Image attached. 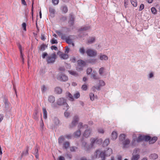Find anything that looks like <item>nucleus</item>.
Instances as JSON below:
<instances>
[{"label": "nucleus", "instance_id": "2eb2a0df", "mask_svg": "<svg viewBox=\"0 0 160 160\" xmlns=\"http://www.w3.org/2000/svg\"><path fill=\"white\" fill-rule=\"evenodd\" d=\"M88 126L87 125L85 124L83 125L82 123V122L79 123L78 125V129L80 130L82 128H88Z\"/></svg>", "mask_w": 160, "mask_h": 160}, {"label": "nucleus", "instance_id": "69168bd1", "mask_svg": "<svg viewBox=\"0 0 160 160\" xmlns=\"http://www.w3.org/2000/svg\"><path fill=\"white\" fill-rule=\"evenodd\" d=\"M41 89L42 92H44L46 91L47 88L44 85H43L42 86V88Z\"/></svg>", "mask_w": 160, "mask_h": 160}, {"label": "nucleus", "instance_id": "09e8293b", "mask_svg": "<svg viewBox=\"0 0 160 160\" xmlns=\"http://www.w3.org/2000/svg\"><path fill=\"white\" fill-rule=\"evenodd\" d=\"M38 146L37 145H36L34 151L33 153V154L38 153Z\"/></svg>", "mask_w": 160, "mask_h": 160}, {"label": "nucleus", "instance_id": "4c0bfd02", "mask_svg": "<svg viewBox=\"0 0 160 160\" xmlns=\"http://www.w3.org/2000/svg\"><path fill=\"white\" fill-rule=\"evenodd\" d=\"M125 138V136L124 134H121L119 137V140L121 141H123L124 140Z\"/></svg>", "mask_w": 160, "mask_h": 160}, {"label": "nucleus", "instance_id": "4468645a", "mask_svg": "<svg viewBox=\"0 0 160 160\" xmlns=\"http://www.w3.org/2000/svg\"><path fill=\"white\" fill-rule=\"evenodd\" d=\"M4 103L5 105V110H8L10 108V103L9 102L8 100L7 99H5L4 101Z\"/></svg>", "mask_w": 160, "mask_h": 160}, {"label": "nucleus", "instance_id": "ddd939ff", "mask_svg": "<svg viewBox=\"0 0 160 160\" xmlns=\"http://www.w3.org/2000/svg\"><path fill=\"white\" fill-rule=\"evenodd\" d=\"M49 11L50 13V16L52 17H53L55 16V10L53 8L50 7L49 8Z\"/></svg>", "mask_w": 160, "mask_h": 160}, {"label": "nucleus", "instance_id": "680f3d73", "mask_svg": "<svg viewBox=\"0 0 160 160\" xmlns=\"http://www.w3.org/2000/svg\"><path fill=\"white\" fill-rule=\"evenodd\" d=\"M98 132L100 133H104V131L102 128H99L98 129Z\"/></svg>", "mask_w": 160, "mask_h": 160}, {"label": "nucleus", "instance_id": "7c9ffc66", "mask_svg": "<svg viewBox=\"0 0 160 160\" xmlns=\"http://www.w3.org/2000/svg\"><path fill=\"white\" fill-rule=\"evenodd\" d=\"M106 155V153L104 152H101L100 154V157L102 158V160H105V156Z\"/></svg>", "mask_w": 160, "mask_h": 160}, {"label": "nucleus", "instance_id": "f704fd0d", "mask_svg": "<svg viewBox=\"0 0 160 160\" xmlns=\"http://www.w3.org/2000/svg\"><path fill=\"white\" fill-rule=\"evenodd\" d=\"M79 51L82 55H84L85 52V50L83 47H82L79 48Z\"/></svg>", "mask_w": 160, "mask_h": 160}, {"label": "nucleus", "instance_id": "de8ad7c7", "mask_svg": "<svg viewBox=\"0 0 160 160\" xmlns=\"http://www.w3.org/2000/svg\"><path fill=\"white\" fill-rule=\"evenodd\" d=\"M70 18L69 21H74L75 18L73 15L72 13H70Z\"/></svg>", "mask_w": 160, "mask_h": 160}, {"label": "nucleus", "instance_id": "58836bf2", "mask_svg": "<svg viewBox=\"0 0 160 160\" xmlns=\"http://www.w3.org/2000/svg\"><path fill=\"white\" fill-rule=\"evenodd\" d=\"M38 112L37 110L36 109L35 111L34 114H33V118L35 120H37L38 119V117L37 114Z\"/></svg>", "mask_w": 160, "mask_h": 160}, {"label": "nucleus", "instance_id": "bb28decb", "mask_svg": "<svg viewBox=\"0 0 160 160\" xmlns=\"http://www.w3.org/2000/svg\"><path fill=\"white\" fill-rule=\"evenodd\" d=\"M158 155L156 153H153L151 154L149 156L150 159H156L158 158Z\"/></svg>", "mask_w": 160, "mask_h": 160}, {"label": "nucleus", "instance_id": "aec40b11", "mask_svg": "<svg viewBox=\"0 0 160 160\" xmlns=\"http://www.w3.org/2000/svg\"><path fill=\"white\" fill-rule=\"evenodd\" d=\"M91 28L90 26H86L83 27H82L79 29V31H86L89 29Z\"/></svg>", "mask_w": 160, "mask_h": 160}, {"label": "nucleus", "instance_id": "6ab92c4d", "mask_svg": "<svg viewBox=\"0 0 160 160\" xmlns=\"http://www.w3.org/2000/svg\"><path fill=\"white\" fill-rule=\"evenodd\" d=\"M140 158V155L138 154L133 155L131 158V160H138Z\"/></svg>", "mask_w": 160, "mask_h": 160}, {"label": "nucleus", "instance_id": "f257e3e1", "mask_svg": "<svg viewBox=\"0 0 160 160\" xmlns=\"http://www.w3.org/2000/svg\"><path fill=\"white\" fill-rule=\"evenodd\" d=\"M150 139L149 136L139 134L137 138H135L133 137L131 144L132 146H136L138 145V143L143 141H148Z\"/></svg>", "mask_w": 160, "mask_h": 160}, {"label": "nucleus", "instance_id": "9b49d317", "mask_svg": "<svg viewBox=\"0 0 160 160\" xmlns=\"http://www.w3.org/2000/svg\"><path fill=\"white\" fill-rule=\"evenodd\" d=\"M66 96L69 101H74V98L73 96L69 92H66Z\"/></svg>", "mask_w": 160, "mask_h": 160}, {"label": "nucleus", "instance_id": "49530a36", "mask_svg": "<svg viewBox=\"0 0 160 160\" xmlns=\"http://www.w3.org/2000/svg\"><path fill=\"white\" fill-rule=\"evenodd\" d=\"M66 42L69 44H71L72 43V41L70 39L69 37H68V38L66 40Z\"/></svg>", "mask_w": 160, "mask_h": 160}, {"label": "nucleus", "instance_id": "5fc2aeb1", "mask_svg": "<svg viewBox=\"0 0 160 160\" xmlns=\"http://www.w3.org/2000/svg\"><path fill=\"white\" fill-rule=\"evenodd\" d=\"M68 38V37H67L65 34H62L61 36V38L62 39L65 40Z\"/></svg>", "mask_w": 160, "mask_h": 160}, {"label": "nucleus", "instance_id": "7ed1b4c3", "mask_svg": "<svg viewBox=\"0 0 160 160\" xmlns=\"http://www.w3.org/2000/svg\"><path fill=\"white\" fill-rule=\"evenodd\" d=\"M57 104L59 106L65 105L64 109L68 110L69 108V106L66 103V100L63 98H59L57 100Z\"/></svg>", "mask_w": 160, "mask_h": 160}, {"label": "nucleus", "instance_id": "dca6fc26", "mask_svg": "<svg viewBox=\"0 0 160 160\" xmlns=\"http://www.w3.org/2000/svg\"><path fill=\"white\" fill-rule=\"evenodd\" d=\"M130 143V140L129 139H127L123 141L122 142V144L123 146V148H126L127 147V146Z\"/></svg>", "mask_w": 160, "mask_h": 160}, {"label": "nucleus", "instance_id": "6e6d98bb", "mask_svg": "<svg viewBox=\"0 0 160 160\" xmlns=\"http://www.w3.org/2000/svg\"><path fill=\"white\" fill-rule=\"evenodd\" d=\"M59 2V0H52V2L54 5H57Z\"/></svg>", "mask_w": 160, "mask_h": 160}, {"label": "nucleus", "instance_id": "37998d69", "mask_svg": "<svg viewBox=\"0 0 160 160\" xmlns=\"http://www.w3.org/2000/svg\"><path fill=\"white\" fill-rule=\"evenodd\" d=\"M89 96H90V99L92 101H93L94 100V94L93 93H92V92L90 93L89 94Z\"/></svg>", "mask_w": 160, "mask_h": 160}, {"label": "nucleus", "instance_id": "412c9836", "mask_svg": "<svg viewBox=\"0 0 160 160\" xmlns=\"http://www.w3.org/2000/svg\"><path fill=\"white\" fill-rule=\"evenodd\" d=\"M95 41V37H91L89 38L88 41V43L91 44L94 42Z\"/></svg>", "mask_w": 160, "mask_h": 160}, {"label": "nucleus", "instance_id": "1a4fd4ad", "mask_svg": "<svg viewBox=\"0 0 160 160\" xmlns=\"http://www.w3.org/2000/svg\"><path fill=\"white\" fill-rule=\"evenodd\" d=\"M57 54L61 58L63 59H67L68 58V54L67 53H63L60 51L57 52Z\"/></svg>", "mask_w": 160, "mask_h": 160}, {"label": "nucleus", "instance_id": "f3484780", "mask_svg": "<svg viewBox=\"0 0 160 160\" xmlns=\"http://www.w3.org/2000/svg\"><path fill=\"white\" fill-rule=\"evenodd\" d=\"M47 47V46L46 44L43 43L40 46L38 47V48L39 51H42L45 50Z\"/></svg>", "mask_w": 160, "mask_h": 160}, {"label": "nucleus", "instance_id": "052dcab7", "mask_svg": "<svg viewBox=\"0 0 160 160\" xmlns=\"http://www.w3.org/2000/svg\"><path fill=\"white\" fill-rule=\"evenodd\" d=\"M82 88L83 90H86L87 88V86L85 84L83 85L82 87Z\"/></svg>", "mask_w": 160, "mask_h": 160}, {"label": "nucleus", "instance_id": "c756f323", "mask_svg": "<svg viewBox=\"0 0 160 160\" xmlns=\"http://www.w3.org/2000/svg\"><path fill=\"white\" fill-rule=\"evenodd\" d=\"M109 143V139H106L103 143V147H106L108 145Z\"/></svg>", "mask_w": 160, "mask_h": 160}, {"label": "nucleus", "instance_id": "3c124183", "mask_svg": "<svg viewBox=\"0 0 160 160\" xmlns=\"http://www.w3.org/2000/svg\"><path fill=\"white\" fill-rule=\"evenodd\" d=\"M77 148L76 147L72 146L71 147L70 149V151L71 152H75L76 150L77 149Z\"/></svg>", "mask_w": 160, "mask_h": 160}, {"label": "nucleus", "instance_id": "6e6552de", "mask_svg": "<svg viewBox=\"0 0 160 160\" xmlns=\"http://www.w3.org/2000/svg\"><path fill=\"white\" fill-rule=\"evenodd\" d=\"M79 120V118L77 116H75L73 118V120L69 125V127L70 128H72L74 127L77 124Z\"/></svg>", "mask_w": 160, "mask_h": 160}, {"label": "nucleus", "instance_id": "9d476101", "mask_svg": "<svg viewBox=\"0 0 160 160\" xmlns=\"http://www.w3.org/2000/svg\"><path fill=\"white\" fill-rule=\"evenodd\" d=\"M91 132V130L89 129L86 130L83 133V135L84 137L87 138L89 136Z\"/></svg>", "mask_w": 160, "mask_h": 160}, {"label": "nucleus", "instance_id": "a18cd8bd", "mask_svg": "<svg viewBox=\"0 0 160 160\" xmlns=\"http://www.w3.org/2000/svg\"><path fill=\"white\" fill-rule=\"evenodd\" d=\"M40 127L41 130H43L44 129V124L42 119H41L40 121Z\"/></svg>", "mask_w": 160, "mask_h": 160}, {"label": "nucleus", "instance_id": "c85d7f7f", "mask_svg": "<svg viewBox=\"0 0 160 160\" xmlns=\"http://www.w3.org/2000/svg\"><path fill=\"white\" fill-rule=\"evenodd\" d=\"M97 73L96 71H93L91 75V77L95 79H98L99 78L97 76Z\"/></svg>", "mask_w": 160, "mask_h": 160}, {"label": "nucleus", "instance_id": "a19ab883", "mask_svg": "<svg viewBox=\"0 0 160 160\" xmlns=\"http://www.w3.org/2000/svg\"><path fill=\"white\" fill-rule=\"evenodd\" d=\"M131 2L132 5L134 7H136L137 5V3L136 2V0H130Z\"/></svg>", "mask_w": 160, "mask_h": 160}, {"label": "nucleus", "instance_id": "0eeeda50", "mask_svg": "<svg viewBox=\"0 0 160 160\" xmlns=\"http://www.w3.org/2000/svg\"><path fill=\"white\" fill-rule=\"evenodd\" d=\"M57 79L61 81L65 82L68 80V77L64 74L59 73L57 76Z\"/></svg>", "mask_w": 160, "mask_h": 160}, {"label": "nucleus", "instance_id": "4be33fe9", "mask_svg": "<svg viewBox=\"0 0 160 160\" xmlns=\"http://www.w3.org/2000/svg\"><path fill=\"white\" fill-rule=\"evenodd\" d=\"M81 134V132L80 130L78 129L75 132L73 133L74 137L77 138L80 136Z\"/></svg>", "mask_w": 160, "mask_h": 160}, {"label": "nucleus", "instance_id": "e2e57ef3", "mask_svg": "<svg viewBox=\"0 0 160 160\" xmlns=\"http://www.w3.org/2000/svg\"><path fill=\"white\" fill-rule=\"evenodd\" d=\"M48 53L47 52H44L43 53V54L42 55V57L43 58H45L46 57H48Z\"/></svg>", "mask_w": 160, "mask_h": 160}, {"label": "nucleus", "instance_id": "ea45409f", "mask_svg": "<svg viewBox=\"0 0 160 160\" xmlns=\"http://www.w3.org/2000/svg\"><path fill=\"white\" fill-rule=\"evenodd\" d=\"M28 147L27 146V149L25 151H23L22 154V156L26 155L28 154Z\"/></svg>", "mask_w": 160, "mask_h": 160}, {"label": "nucleus", "instance_id": "f8f14e48", "mask_svg": "<svg viewBox=\"0 0 160 160\" xmlns=\"http://www.w3.org/2000/svg\"><path fill=\"white\" fill-rule=\"evenodd\" d=\"M158 137L156 136H154L152 138H151L150 136V139L149 141V144H152L154 143L158 140Z\"/></svg>", "mask_w": 160, "mask_h": 160}, {"label": "nucleus", "instance_id": "603ef678", "mask_svg": "<svg viewBox=\"0 0 160 160\" xmlns=\"http://www.w3.org/2000/svg\"><path fill=\"white\" fill-rule=\"evenodd\" d=\"M151 10L152 12L153 13L155 14L156 13L157 11L156 8L154 7H153L152 8Z\"/></svg>", "mask_w": 160, "mask_h": 160}, {"label": "nucleus", "instance_id": "c03bdc74", "mask_svg": "<svg viewBox=\"0 0 160 160\" xmlns=\"http://www.w3.org/2000/svg\"><path fill=\"white\" fill-rule=\"evenodd\" d=\"M74 98L77 99L80 97V93L78 92H76L73 95Z\"/></svg>", "mask_w": 160, "mask_h": 160}, {"label": "nucleus", "instance_id": "a211bd4d", "mask_svg": "<svg viewBox=\"0 0 160 160\" xmlns=\"http://www.w3.org/2000/svg\"><path fill=\"white\" fill-rule=\"evenodd\" d=\"M54 91L55 93L59 94L62 93V90L60 87H57L55 88Z\"/></svg>", "mask_w": 160, "mask_h": 160}, {"label": "nucleus", "instance_id": "5701e85b", "mask_svg": "<svg viewBox=\"0 0 160 160\" xmlns=\"http://www.w3.org/2000/svg\"><path fill=\"white\" fill-rule=\"evenodd\" d=\"M97 59L92 58L87 60L86 62L87 63L94 64L97 62Z\"/></svg>", "mask_w": 160, "mask_h": 160}, {"label": "nucleus", "instance_id": "473e14b6", "mask_svg": "<svg viewBox=\"0 0 160 160\" xmlns=\"http://www.w3.org/2000/svg\"><path fill=\"white\" fill-rule=\"evenodd\" d=\"M64 140V138L63 136H62L60 137L58 139V142L59 144L61 145Z\"/></svg>", "mask_w": 160, "mask_h": 160}, {"label": "nucleus", "instance_id": "393cba45", "mask_svg": "<svg viewBox=\"0 0 160 160\" xmlns=\"http://www.w3.org/2000/svg\"><path fill=\"white\" fill-rule=\"evenodd\" d=\"M61 10L64 13H66L68 11V8L66 5H63L61 7Z\"/></svg>", "mask_w": 160, "mask_h": 160}, {"label": "nucleus", "instance_id": "423d86ee", "mask_svg": "<svg viewBox=\"0 0 160 160\" xmlns=\"http://www.w3.org/2000/svg\"><path fill=\"white\" fill-rule=\"evenodd\" d=\"M90 141H91V145L92 147L94 146L95 144H102V140L101 139H95L92 138H91Z\"/></svg>", "mask_w": 160, "mask_h": 160}, {"label": "nucleus", "instance_id": "72a5a7b5", "mask_svg": "<svg viewBox=\"0 0 160 160\" xmlns=\"http://www.w3.org/2000/svg\"><path fill=\"white\" fill-rule=\"evenodd\" d=\"M112 149L108 148L105 152L107 156H109L112 153Z\"/></svg>", "mask_w": 160, "mask_h": 160}, {"label": "nucleus", "instance_id": "4d7b16f0", "mask_svg": "<svg viewBox=\"0 0 160 160\" xmlns=\"http://www.w3.org/2000/svg\"><path fill=\"white\" fill-rule=\"evenodd\" d=\"M22 27L24 31L26 30V25L25 22H23L22 23Z\"/></svg>", "mask_w": 160, "mask_h": 160}, {"label": "nucleus", "instance_id": "864d4df0", "mask_svg": "<svg viewBox=\"0 0 160 160\" xmlns=\"http://www.w3.org/2000/svg\"><path fill=\"white\" fill-rule=\"evenodd\" d=\"M105 84V82L103 80H100L99 81V85L100 86H104Z\"/></svg>", "mask_w": 160, "mask_h": 160}, {"label": "nucleus", "instance_id": "338daca9", "mask_svg": "<svg viewBox=\"0 0 160 160\" xmlns=\"http://www.w3.org/2000/svg\"><path fill=\"white\" fill-rule=\"evenodd\" d=\"M64 114L65 117H68L70 115V113L66 111L65 112Z\"/></svg>", "mask_w": 160, "mask_h": 160}, {"label": "nucleus", "instance_id": "0e129e2a", "mask_svg": "<svg viewBox=\"0 0 160 160\" xmlns=\"http://www.w3.org/2000/svg\"><path fill=\"white\" fill-rule=\"evenodd\" d=\"M61 20L63 21H64L67 20V18L66 16H62L60 19Z\"/></svg>", "mask_w": 160, "mask_h": 160}, {"label": "nucleus", "instance_id": "a878e982", "mask_svg": "<svg viewBox=\"0 0 160 160\" xmlns=\"http://www.w3.org/2000/svg\"><path fill=\"white\" fill-rule=\"evenodd\" d=\"M112 139L113 140H115L117 138V134L116 132H113L111 134Z\"/></svg>", "mask_w": 160, "mask_h": 160}, {"label": "nucleus", "instance_id": "2f4dec72", "mask_svg": "<svg viewBox=\"0 0 160 160\" xmlns=\"http://www.w3.org/2000/svg\"><path fill=\"white\" fill-rule=\"evenodd\" d=\"M70 146V143L68 142H65L63 144V148L67 149Z\"/></svg>", "mask_w": 160, "mask_h": 160}, {"label": "nucleus", "instance_id": "cd10ccee", "mask_svg": "<svg viewBox=\"0 0 160 160\" xmlns=\"http://www.w3.org/2000/svg\"><path fill=\"white\" fill-rule=\"evenodd\" d=\"M55 99L54 96H50L48 97V101L51 103H53L55 101Z\"/></svg>", "mask_w": 160, "mask_h": 160}, {"label": "nucleus", "instance_id": "b1692460", "mask_svg": "<svg viewBox=\"0 0 160 160\" xmlns=\"http://www.w3.org/2000/svg\"><path fill=\"white\" fill-rule=\"evenodd\" d=\"M100 59L101 60H107L108 59V56L105 55H101L99 57Z\"/></svg>", "mask_w": 160, "mask_h": 160}, {"label": "nucleus", "instance_id": "13d9d810", "mask_svg": "<svg viewBox=\"0 0 160 160\" xmlns=\"http://www.w3.org/2000/svg\"><path fill=\"white\" fill-rule=\"evenodd\" d=\"M51 42L52 44H57L58 43V42L56 40L53 38L51 40Z\"/></svg>", "mask_w": 160, "mask_h": 160}, {"label": "nucleus", "instance_id": "39448f33", "mask_svg": "<svg viewBox=\"0 0 160 160\" xmlns=\"http://www.w3.org/2000/svg\"><path fill=\"white\" fill-rule=\"evenodd\" d=\"M86 53L88 56L90 57H95L97 54V52L96 50L91 49H87L86 51Z\"/></svg>", "mask_w": 160, "mask_h": 160}, {"label": "nucleus", "instance_id": "c9c22d12", "mask_svg": "<svg viewBox=\"0 0 160 160\" xmlns=\"http://www.w3.org/2000/svg\"><path fill=\"white\" fill-rule=\"evenodd\" d=\"M43 113V118L46 119L47 118V113L46 109L43 108H42Z\"/></svg>", "mask_w": 160, "mask_h": 160}, {"label": "nucleus", "instance_id": "f03ea898", "mask_svg": "<svg viewBox=\"0 0 160 160\" xmlns=\"http://www.w3.org/2000/svg\"><path fill=\"white\" fill-rule=\"evenodd\" d=\"M57 58V55L55 52L49 55L47 57L46 61L48 64L53 63Z\"/></svg>", "mask_w": 160, "mask_h": 160}, {"label": "nucleus", "instance_id": "774afa93", "mask_svg": "<svg viewBox=\"0 0 160 160\" xmlns=\"http://www.w3.org/2000/svg\"><path fill=\"white\" fill-rule=\"evenodd\" d=\"M51 49L52 50H57L58 49L57 47L54 46H52L51 47Z\"/></svg>", "mask_w": 160, "mask_h": 160}, {"label": "nucleus", "instance_id": "79ce46f5", "mask_svg": "<svg viewBox=\"0 0 160 160\" xmlns=\"http://www.w3.org/2000/svg\"><path fill=\"white\" fill-rule=\"evenodd\" d=\"M104 68L103 67L100 68L99 70V73L100 75H102L103 73Z\"/></svg>", "mask_w": 160, "mask_h": 160}, {"label": "nucleus", "instance_id": "bf43d9fd", "mask_svg": "<svg viewBox=\"0 0 160 160\" xmlns=\"http://www.w3.org/2000/svg\"><path fill=\"white\" fill-rule=\"evenodd\" d=\"M144 4H141L140 5V6L139 7V11H141L143 9H144Z\"/></svg>", "mask_w": 160, "mask_h": 160}, {"label": "nucleus", "instance_id": "8fccbe9b", "mask_svg": "<svg viewBox=\"0 0 160 160\" xmlns=\"http://www.w3.org/2000/svg\"><path fill=\"white\" fill-rule=\"evenodd\" d=\"M92 69L91 68H88L87 70V73L88 74H90L92 72Z\"/></svg>", "mask_w": 160, "mask_h": 160}, {"label": "nucleus", "instance_id": "e433bc0d", "mask_svg": "<svg viewBox=\"0 0 160 160\" xmlns=\"http://www.w3.org/2000/svg\"><path fill=\"white\" fill-rule=\"evenodd\" d=\"M68 72L70 74L75 76H78V73L75 71L72 70L68 71Z\"/></svg>", "mask_w": 160, "mask_h": 160}, {"label": "nucleus", "instance_id": "20e7f679", "mask_svg": "<svg viewBox=\"0 0 160 160\" xmlns=\"http://www.w3.org/2000/svg\"><path fill=\"white\" fill-rule=\"evenodd\" d=\"M77 63L76 70L78 71L82 70L83 68L86 65V62L82 60H80L77 61Z\"/></svg>", "mask_w": 160, "mask_h": 160}]
</instances>
